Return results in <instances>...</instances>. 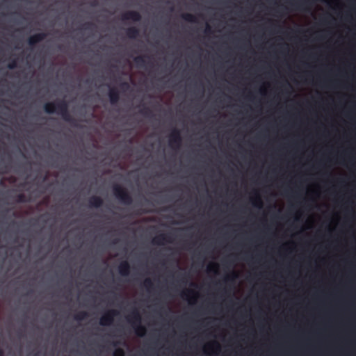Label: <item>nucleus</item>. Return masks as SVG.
Returning a JSON list of instances; mask_svg holds the SVG:
<instances>
[{
	"label": "nucleus",
	"mask_w": 356,
	"mask_h": 356,
	"mask_svg": "<svg viewBox=\"0 0 356 356\" xmlns=\"http://www.w3.org/2000/svg\"><path fill=\"white\" fill-rule=\"evenodd\" d=\"M44 110L48 114H60L63 120L70 124V125L74 127H79L77 120L70 115L68 110V104L64 99L46 103L44 106Z\"/></svg>",
	"instance_id": "nucleus-1"
},
{
	"label": "nucleus",
	"mask_w": 356,
	"mask_h": 356,
	"mask_svg": "<svg viewBox=\"0 0 356 356\" xmlns=\"http://www.w3.org/2000/svg\"><path fill=\"white\" fill-rule=\"evenodd\" d=\"M127 321L131 324L137 336L142 337L146 333V328L141 324V316L137 309H134L127 316Z\"/></svg>",
	"instance_id": "nucleus-2"
},
{
	"label": "nucleus",
	"mask_w": 356,
	"mask_h": 356,
	"mask_svg": "<svg viewBox=\"0 0 356 356\" xmlns=\"http://www.w3.org/2000/svg\"><path fill=\"white\" fill-rule=\"evenodd\" d=\"M113 192L115 197L122 204L130 205L133 202L131 195L128 191L119 184H114L113 186Z\"/></svg>",
	"instance_id": "nucleus-3"
},
{
	"label": "nucleus",
	"mask_w": 356,
	"mask_h": 356,
	"mask_svg": "<svg viewBox=\"0 0 356 356\" xmlns=\"http://www.w3.org/2000/svg\"><path fill=\"white\" fill-rule=\"evenodd\" d=\"M182 138L179 129L174 128L169 136L168 143L171 148L179 149L181 147Z\"/></svg>",
	"instance_id": "nucleus-4"
},
{
	"label": "nucleus",
	"mask_w": 356,
	"mask_h": 356,
	"mask_svg": "<svg viewBox=\"0 0 356 356\" xmlns=\"http://www.w3.org/2000/svg\"><path fill=\"white\" fill-rule=\"evenodd\" d=\"M120 314L119 311L116 309L108 310L100 318L99 324L102 326L111 325L113 321L114 318L118 316Z\"/></svg>",
	"instance_id": "nucleus-5"
},
{
	"label": "nucleus",
	"mask_w": 356,
	"mask_h": 356,
	"mask_svg": "<svg viewBox=\"0 0 356 356\" xmlns=\"http://www.w3.org/2000/svg\"><path fill=\"white\" fill-rule=\"evenodd\" d=\"M121 19L123 21L131 20L133 22H138L141 20L142 16L140 14V13L138 11L129 10V11L124 13L122 15Z\"/></svg>",
	"instance_id": "nucleus-6"
},
{
	"label": "nucleus",
	"mask_w": 356,
	"mask_h": 356,
	"mask_svg": "<svg viewBox=\"0 0 356 356\" xmlns=\"http://www.w3.org/2000/svg\"><path fill=\"white\" fill-rule=\"evenodd\" d=\"M165 242H172V238L170 234H160L159 235L154 237L152 240V243L156 245H163Z\"/></svg>",
	"instance_id": "nucleus-7"
},
{
	"label": "nucleus",
	"mask_w": 356,
	"mask_h": 356,
	"mask_svg": "<svg viewBox=\"0 0 356 356\" xmlns=\"http://www.w3.org/2000/svg\"><path fill=\"white\" fill-rule=\"evenodd\" d=\"M47 37L45 33H39L30 36L28 39V43L30 46L33 47L38 42H40L44 40Z\"/></svg>",
	"instance_id": "nucleus-8"
},
{
	"label": "nucleus",
	"mask_w": 356,
	"mask_h": 356,
	"mask_svg": "<svg viewBox=\"0 0 356 356\" xmlns=\"http://www.w3.org/2000/svg\"><path fill=\"white\" fill-rule=\"evenodd\" d=\"M108 97L111 104L115 105L120 100V92L115 88H111L108 92Z\"/></svg>",
	"instance_id": "nucleus-9"
},
{
	"label": "nucleus",
	"mask_w": 356,
	"mask_h": 356,
	"mask_svg": "<svg viewBox=\"0 0 356 356\" xmlns=\"http://www.w3.org/2000/svg\"><path fill=\"white\" fill-rule=\"evenodd\" d=\"M130 265L127 261H122L118 266L119 273L122 276H128L130 273Z\"/></svg>",
	"instance_id": "nucleus-10"
},
{
	"label": "nucleus",
	"mask_w": 356,
	"mask_h": 356,
	"mask_svg": "<svg viewBox=\"0 0 356 356\" xmlns=\"http://www.w3.org/2000/svg\"><path fill=\"white\" fill-rule=\"evenodd\" d=\"M89 204L91 207L99 208L103 204V200L101 197L92 195L89 198Z\"/></svg>",
	"instance_id": "nucleus-11"
},
{
	"label": "nucleus",
	"mask_w": 356,
	"mask_h": 356,
	"mask_svg": "<svg viewBox=\"0 0 356 356\" xmlns=\"http://www.w3.org/2000/svg\"><path fill=\"white\" fill-rule=\"evenodd\" d=\"M139 29L135 26L129 27L126 31V35L129 38L135 39L139 35Z\"/></svg>",
	"instance_id": "nucleus-12"
},
{
	"label": "nucleus",
	"mask_w": 356,
	"mask_h": 356,
	"mask_svg": "<svg viewBox=\"0 0 356 356\" xmlns=\"http://www.w3.org/2000/svg\"><path fill=\"white\" fill-rule=\"evenodd\" d=\"M308 1L306 0H296L291 2V5L297 10H305Z\"/></svg>",
	"instance_id": "nucleus-13"
},
{
	"label": "nucleus",
	"mask_w": 356,
	"mask_h": 356,
	"mask_svg": "<svg viewBox=\"0 0 356 356\" xmlns=\"http://www.w3.org/2000/svg\"><path fill=\"white\" fill-rule=\"evenodd\" d=\"M146 58L149 57L146 56H138L135 57L134 60L138 67H145L147 64L145 59Z\"/></svg>",
	"instance_id": "nucleus-14"
},
{
	"label": "nucleus",
	"mask_w": 356,
	"mask_h": 356,
	"mask_svg": "<svg viewBox=\"0 0 356 356\" xmlns=\"http://www.w3.org/2000/svg\"><path fill=\"white\" fill-rule=\"evenodd\" d=\"M255 195L252 198V204L254 206L261 208L262 206V201L259 194L256 191Z\"/></svg>",
	"instance_id": "nucleus-15"
},
{
	"label": "nucleus",
	"mask_w": 356,
	"mask_h": 356,
	"mask_svg": "<svg viewBox=\"0 0 356 356\" xmlns=\"http://www.w3.org/2000/svg\"><path fill=\"white\" fill-rule=\"evenodd\" d=\"M181 18L188 22H196L197 17L191 13H184L181 15Z\"/></svg>",
	"instance_id": "nucleus-16"
},
{
	"label": "nucleus",
	"mask_w": 356,
	"mask_h": 356,
	"mask_svg": "<svg viewBox=\"0 0 356 356\" xmlns=\"http://www.w3.org/2000/svg\"><path fill=\"white\" fill-rule=\"evenodd\" d=\"M88 316V314L85 311H82L75 314L74 318L76 321H83L86 319Z\"/></svg>",
	"instance_id": "nucleus-17"
},
{
	"label": "nucleus",
	"mask_w": 356,
	"mask_h": 356,
	"mask_svg": "<svg viewBox=\"0 0 356 356\" xmlns=\"http://www.w3.org/2000/svg\"><path fill=\"white\" fill-rule=\"evenodd\" d=\"M139 113L145 117H149L152 114V111L148 107L144 106Z\"/></svg>",
	"instance_id": "nucleus-18"
},
{
	"label": "nucleus",
	"mask_w": 356,
	"mask_h": 356,
	"mask_svg": "<svg viewBox=\"0 0 356 356\" xmlns=\"http://www.w3.org/2000/svg\"><path fill=\"white\" fill-rule=\"evenodd\" d=\"M16 201L19 203H25L28 202V200L24 193H19L17 195Z\"/></svg>",
	"instance_id": "nucleus-19"
},
{
	"label": "nucleus",
	"mask_w": 356,
	"mask_h": 356,
	"mask_svg": "<svg viewBox=\"0 0 356 356\" xmlns=\"http://www.w3.org/2000/svg\"><path fill=\"white\" fill-rule=\"evenodd\" d=\"M143 284H144V286L145 287V289L147 291L151 289L152 288V286H153V282H152V280L149 279V278L145 279L144 282H143Z\"/></svg>",
	"instance_id": "nucleus-20"
},
{
	"label": "nucleus",
	"mask_w": 356,
	"mask_h": 356,
	"mask_svg": "<svg viewBox=\"0 0 356 356\" xmlns=\"http://www.w3.org/2000/svg\"><path fill=\"white\" fill-rule=\"evenodd\" d=\"M113 356H125V353L122 348H116L113 354Z\"/></svg>",
	"instance_id": "nucleus-21"
},
{
	"label": "nucleus",
	"mask_w": 356,
	"mask_h": 356,
	"mask_svg": "<svg viewBox=\"0 0 356 356\" xmlns=\"http://www.w3.org/2000/svg\"><path fill=\"white\" fill-rule=\"evenodd\" d=\"M94 28H95V24L92 22H86L82 26L83 29L88 30V31L92 30Z\"/></svg>",
	"instance_id": "nucleus-22"
},
{
	"label": "nucleus",
	"mask_w": 356,
	"mask_h": 356,
	"mask_svg": "<svg viewBox=\"0 0 356 356\" xmlns=\"http://www.w3.org/2000/svg\"><path fill=\"white\" fill-rule=\"evenodd\" d=\"M218 268V264H216V263H213V264H211L209 265V266L207 268V270H208L209 272L216 273Z\"/></svg>",
	"instance_id": "nucleus-23"
},
{
	"label": "nucleus",
	"mask_w": 356,
	"mask_h": 356,
	"mask_svg": "<svg viewBox=\"0 0 356 356\" xmlns=\"http://www.w3.org/2000/svg\"><path fill=\"white\" fill-rule=\"evenodd\" d=\"M17 66V60L16 59H13L11 62H10L8 64L7 67L10 70H13V69L16 68Z\"/></svg>",
	"instance_id": "nucleus-24"
},
{
	"label": "nucleus",
	"mask_w": 356,
	"mask_h": 356,
	"mask_svg": "<svg viewBox=\"0 0 356 356\" xmlns=\"http://www.w3.org/2000/svg\"><path fill=\"white\" fill-rule=\"evenodd\" d=\"M191 293H192V294H196V293H195L194 291H183V292H182V293H181V296H182L183 298H188V295H189V294H191Z\"/></svg>",
	"instance_id": "nucleus-25"
},
{
	"label": "nucleus",
	"mask_w": 356,
	"mask_h": 356,
	"mask_svg": "<svg viewBox=\"0 0 356 356\" xmlns=\"http://www.w3.org/2000/svg\"><path fill=\"white\" fill-rule=\"evenodd\" d=\"M120 87L122 88H126L127 89L129 87V85L127 82H122L121 84H120Z\"/></svg>",
	"instance_id": "nucleus-26"
},
{
	"label": "nucleus",
	"mask_w": 356,
	"mask_h": 356,
	"mask_svg": "<svg viewBox=\"0 0 356 356\" xmlns=\"http://www.w3.org/2000/svg\"><path fill=\"white\" fill-rule=\"evenodd\" d=\"M235 277H236L235 273H233V276L232 277V280L234 279ZM230 278H231L230 276H227L225 280L227 281V280H230Z\"/></svg>",
	"instance_id": "nucleus-27"
},
{
	"label": "nucleus",
	"mask_w": 356,
	"mask_h": 356,
	"mask_svg": "<svg viewBox=\"0 0 356 356\" xmlns=\"http://www.w3.org/2000/svg\"><path fill=\"white\" fill-rule=\"evenodd\" d=\"M205 32H211V27L209 24H207Z\"/></svg>",
	"instance_id": "nucleus-28"
},
{
	"label": "nucleus",
	"mask_w": 356,
	"mask_h": 356,
	"mask_svg": "<svg viewBox=\"0 0 356 356\" xmlns=\"http://www.w3.org/2000/svg\"><path fill=\"white\" fill-rule=\"evenodd\" d=\"M185 278H186V275L184 274L181 276L180 281H181L182 282H186Z\"/></svg>",
	"instance_id": "nucleus-29"
},
{
	"label": "nucleus",
	"mask_w": 356,
	"mask_h": 356,
	"mask_svg": "<svg viewBox=\"0 0 356 356\" xmlns=\"http://www.w3.org/2000/svg\"><path fill=\"white\" fill-rule=\"evenodd\" d=\"M213 344L216 346L218 350H220V345L217 342L215 341L213 343Z\"/></svg>",
	"instance_id": "nucleus-30"
},
{
	"label": "nucleus",
	"mask_w": 356,
	"mask_h": 356,
	"mask_svg": "<svg viewBox=\"0 0 356 356\" xmlns=\"http://www.w3.org/2000/svg\"><path fill=\"white\" fill-rule=\"evenodd\" d=\"M0 356H4V352L1 348H0Z\"/></svg>",
	"instance_id": "nucleus-31"
},
{
	"label": "nucleus",
	"mask_w": 356,
	"mask_h": 356,
	"mask_svg": "<svg viewBox=\"0 0 356 356\" xmlns=\"http://www.w3.org/2000/svg\"><path fill=\"white\" fill-rule=\"evenodd\" d=\"M191 286H197V285H196L195 283H193V282H192V283L191 284Z\"/></svg>",
	"instance_id": "nucleus-32"
},
{
	"label": "nucleus",
	"mask_w": 356,
	"mask_h": 356,
	"mask_svg": "<svg viewBox=\"0 0 356 356\" xmlns=\"http://www.w3.org/2000/svg\"><path fill=\"white\" fill-rule=\"evenodd\" d=\"M96 5H97V2H96V1H94V2L92 3V6H96Z\"/></svg>",
	"instance_id": "nucleus-33"
},
{
	"label": "nucleus",
	"mask_w": 356,
	"mask_h": 356,
	"mask_svg": "<svg viewBox=\"0 0 356 356\" xmlns=\"http://www.w3.org/2000/svg\"><path fill=\"white\" fill-rule=\"evenodd\" d=\"M118 243V240H117V239H115V240L113 241V243Z\"/></svg>",
	"instance_id": "nucleus-34"
}]
</instances>
